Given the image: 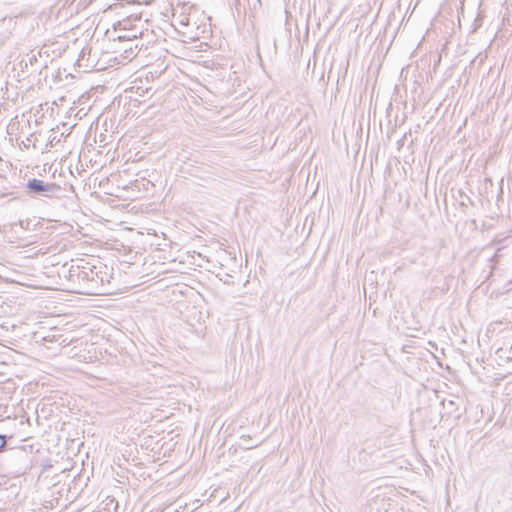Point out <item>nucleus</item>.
<instances>
[{"mask_svg":"<svg viewBox=\"0 0 512 512\" xmlns=\"http://www.w3.org/2000/svg\"><path fill=\"white\" fill-rule=\"evenodd\" d=\"M449 405H450V416H452L454 414V417L459 419L461 416V412L459 411V408L457 407L456 410L453 411L452 408L455 406V403L452 400H450Z\"/></svg>","mask_w":512,"mask_h":512,"instance_id":"obj_2","label":"nucleus"},{"mask_svg":"<svg viewBox=\"0 0 512 512\" xmlns=\"http://www.w3.org/2000/svg\"><path fill=\"white\" fill-rule=\"evenodd\" d=\"M6 445V438L3 435H0V451L5 447Z\"/></svg>","mask_w":512,"mask_h":512,"instance_id":"obj_3","label":"nucleus"},{"mask_svg":"<svg viewBox=\"0 0 512 512\" xmlns=\"http://www.w3.org/2000/svg\"><path fill=\"white\" fill-rule=\"evenodd\" d=\"M27 187L30 191L39 193L48 190L50 185L44 183L41 180L32 179L27 183Z\"/></svg>","mask_w":512,"mask_h":512,"instance_id":"obj_1","label":"nucleus"},{"mask_svg":"<svg viewBox=\"0 0 512 512\" xmlns=\"http://www.w3.org/2000/svg\"><path fill=\"white\" fill-rule=\"evenodd\" d=\"M508 358L512 359V344H511V347H510V356Z\"/></svg>","mask_w":512,"mask_h":512,"instance_id":"obj_4","label":"nucleus"}]
</instances>
